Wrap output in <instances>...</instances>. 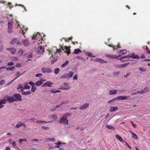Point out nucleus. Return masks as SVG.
<instances>
[{"label": "nucleus", "instance_id": "aec40b11", "mask_svg": "<svg viewBox=\"0 0 150 150\" xmlns=\"http://www.w3.org/2000/svg\"><path fill=\"white\" fill-rule=\"evenodd\" d=\"M117 92L116 90L114 89L111 90L109 91V94L110 95H112L115 94Z\"/></svg>", "mask_w": 150, "mask_h": 150}, {"label": "nucleus", "instance_id": "a18cd8bd", "mask_svg": "<svg viewBox=\"0 0 150 150\" xmlns=\"http://www.w3.org/2000/svg\"><path fill=\"white\" fill-rule=\"evenodd\" d=\"M80 52V50L79 49H75L74 50V53L75 54H77L79 52Z\"/></svg>", "mask_w": 150, "mask_h": 150}, {"label": "nucleus", "instance_id": "603ef678", "mask_svg": "<svg viewBox=\"0 0 150 150\" xmlns=\"http://www.w3.org/2000/svg\"><path fill=\"white\" fill-rule=\"evenodd\" d=\"M42 74H37L35 75L36 77H40L42 76Z\"/></svg>", "mask_w": 150, "mask_h": 150}, {"label": "nucleus", "instance_id": "423d86ee", "mask_svg": "<svg viewBox=\"0 0 150 150\" xmlns=\"http://www.w3.org/2000/svg\"><path fill=\"white\" fill-rule=\"evenodd\" d=\"M129 64V63H125L122 64H119L115 65V68H122L125 67Z\"/></svg>", "mask_w": 150, "mask_h": 150}, {"label": "nucleus", "instance_id": "cd10ccee", "mask_svg": "<svg viewBox=\"0 0 150 150\" xmlns=\"http://www.w3.org/2000/svg\"><path fill=\"white\" fill-rule=\"evenodd\" d=\"M23 43L24 46H28L29 45L28 41L27 40L23 41Z\"/></svg>", "mask_w": 150, "mask_h": 150}, {"label": "nucleus", "instance_id": "bb28decb", "mask_svg": "<svg viewBox=\"0 0 150 150\" xmlns=\"http://www.w3.org/2000/svg\"><path fill=\"white\" fill-rule=\"evenodd\" d=\"M106 127L107 128L110 129L112 130H114L115 129V128L114 127L109 125H106Z\"/></svg>", "mask_w": 150, "mask_h": 150}, {"label": "nucleus", "instance_id": "a19ab883", "mask_svg": "<svg viewBox=\"0 0 150 150\" xmlns=\"http://www.w3.org/2000/svg\"><path fill=\"white\" fill-rule=\"evenodd\" d=\"M36 90V88L35 86H32L31 89V91L33 92H35Z\"/></svg>", "mask_w": 150, "mask_h": 150}, {"label": "nucleus", "instance_id": "37998d69", "mask_svg": "<svg viewBox=\"0 0 150 150\" xmlns=\"http://www.w3.org/2000/svg\"><path fill=\"white\" fill-rule=\"evenodd\" d=\"M27 84H28L27 83H25V86L24 87V89H30V86H26V85H27Z\"/></svg>", "mask_w": 150, "mask_h": 150}, {"label": "nucleus", "instance_id": "393cba45", "mask_svg": "<svg viewBox=\"0 0 150 150\" xmlns=\"http://www.w3.org/2000/svg\"><path fill=\"white\" fill-rule=\"evenodd\" d=\"M22 122L19 121L17 124L15 126V127L17 128L20 127L22 126Z\"/></svg>", "mask_w": 150, "mask_h": 150}, {"label": "nucleus", "instance_id": "b1692460", "mask_svg": "<svg viewBox=\"0 0 150 150\" xmlns=\"http://www.w3.org/2000/svg\"><path fill=\"white\" fill-rule=\"evenodd\" d=\"M23 87L20 85L19 87L17 88V89L18 90V91L20 92H21L23 91Z\"/></svg>", "mask_w": 150, "mask_h": 150}, {"label": "nucleus", "instance_id": "4be33fe9", "mask_svg": "<svg viewBox=\"0 0 150 150\" xmlns=\"http://www.w3.org/2000/svg\"><path fill=\"white\" fill-rule=\"evenodd\" d=\"M8 50H9L10 52L12 54L15 53L16 50L14 48H11L7 49Z\"/></svg>", "mask_w": 150, "mask_h": 150}, {"label": "nucleus", "instance_id": "dca6fc26", "mask_svg": "<svg viewBox=\"0 0 150 150\" xmlns=\"http://www.w3.org/2000/svg\"><path fill=\"white\" fill-rule=\"evenodd\" d=\"M44 48L41 47H39L38 51V53L39 54H43L44 51Z\"/></svg>", "mask_w": 150, "mask_h": 150}, {"label": "nucleus", "instance_id": "de8ad7c7", "mask_svg": "<svg viewBox=\"0 0 150 150\" xmlns=\"http://www.w3.org/2000/svg\"><path fill=\"white\" fill-rule=\"evenodd\" d=\"M78 79V76L77 74H75L74 76L73 77V80H77Z\"/></svg>", "mask_w": 150, "mask_h": 150}, {"label": "nucleus", "instance_id": "473e14b6", "mask_svg": "<svg viewBox=\"0 0 150 150\" xmlns=\"http://www.w3.org/2000/svg\"><path fill=\"white\" fill-rule=\"evenodd\" d=\"M31 93V92L30 91H29L27 92H23L22 93V94L24 95H28L30 94Z\"/></svg>", "mask_w": 150, "mask_h": 150}, {"label": "nucleus", "instance_id": "c756f323", "mask_svg": "<svg viewBox=\"0 0 150 150\" xmlns=\"http://www.w3.org/2000/svg\"><path fill=\"white\" fill-rule=\"evenodd\" d=\"M4 100V101H9L10 97L8 96H6L3 97Z\"/></svg>", "mask_w": 150, "mask_h": 150}, {"label": "nucleus", "instance_id": "69168bd1", "mask_svg": "<svg viewBox=\"0 0 150 150\" xmlns=\"http://www.w3.org/2000/svg\"><path fill=\"white\" fill-rule=\"evenodd\" d=\"M66 66V62L61 65L62 67H64Z\"/></svg>", "mask_w": 150, "mask_h": 150}, {"label": "nucleus", "instance_id": "8fccbe9b", "mask_svg": "<svg viewBox=\"0 0 150 150\" xmlns=\"http://www.w3.org/2000/svg\"><path fill=\"white\" fill-rule=\"evenodd\" d=\"M66 54H69L70 53V52L69 50L68 47L67 46L66 47Z\"/></svg>", "mask_w": 150, "mask_h": 150}, {"label": "nucleus", "instance_id": "f704fd0d", "mask_svg": "<svg viewBox=\"0 0 150 150\" xmlns=\"http://www.w3.org/2000/svg\"><path fill=\"white\" fill-rule=\"evenodd\" d=\"M20 144H22V142H26L27 141V140L26 139H19L18 140Z\"/></svg>", "mask_w": 150, "mask_h": 150}, {"label": "nucleus", "instance_id": "412c9836", "mask_svg": "<svg viewBox=\"0 0 150 150\" xmlns=\"http://www.w3.org/2000/svg\"><path fill=\"white\" fill-rule=\"evenodd\" d=\"M148 91V89L147 88H146L142 89L140 91H139L137 92V93H146Z\"/></svg>", "mask_w": 150, "mask_h": 150}, {"label": "nucleus", "instance_id": "09e8293b", "mask_svg": "<svg viewBox=\"0 0 150 150\" xmlns=\"http://www.w3.org/2000/svg\"><path fill=\"white\" fill-rule=\"evenodd\" d=\"M8 5L10 9H11V8H12L13 7V6H12L11 3L10 2H8Z\"/></svg>", "mask_w": 150, "mask_h": 150}, {"label": "nucleus", "instance_id": "e2e57ef3", "mask_svg": "<svg viewBox=\"0 0 150 150\" xmlns=\"http://www.w3.org/2000/svg\"><path fill=\"white\" fill-rule=\"evenodd\" d=\"M126 145V146L129 147L130 149H131L132 148L126 142H125Z\"/></svg>", "mask_w": 150, "mask_h": 150}, {"label": "nucleus", "instance_id": "0e129e2a", "mask_svg": "<svg viewBox=\"0 0 150 150\" xmlns=\"http://www.w3.org/2000/svg\"><path fill=\"white\" fill-rule=\"evenodd\" d=\"M70 87V86L69 84H66V90L69 89Z\"/></svg>", "mask_w": 150, "mask_h": 150}, {"label": "nucleus", "instance_id": "864d4df0", "mask_svg": "<svg viewBox=\"0 0 150 150\" xmlns=\"http://www.w3.org/2000/svg\"><path fill=\"white\" fill-rule=\"evenodd\" d=\"M41 128L42 129L45 130H47L49 129V127L44 126L42 127Z\"/></svg>", "mask_w": 150, "mask_h": 150}, {"label": "nucleus", "instance_id": "2eb2a0df", "mask_svg": "<svg viewBox=\"0 0 150 150\" xmlns=\"http://www.w3.org/2000/svg\"><path fill=\"white\" fill-rule=\"evenodd\" d=\"M118 109V107L117 106H112L110 108V112H115Z\"/></svg>", "mask_w": 150, "mask_h": 150}, {"label": "nucleus", "instance_id": "79ce46f5", "mask_svg": "<svg viewBox=\"0 0 150 150\" xmlns=\"http://www.w3.org/2000/svg\"><path fill=\"white\" fill-rule=\"evenodd\" d=\"M6 103L4 99L0 100V106L2 105V104H5Z\"/></svg>", "mask_w": 150, "mask_h": 150}, {"label": "nucleus", "instance_id": "c85d7f7f", "mask_svg": "<svg viewBox=\"0 0 150 150\" xmlns=\"http://www.w3.org/2000/svg\"><path fill=\"white\" fill-rule=\"evenodd\" d=\"M42 81H38L35 83V85L37 86H39L42 84Z\"/></svg>", "mask_w": 150, "mask_h": 150}, {"label": "nucleus", "instance_id": "e433bc0d", "mask_svg": "<svg viewBox=\"0 0 150 150\" xmlns=\"http://www.w3.org/2000/svg\"><path fill=\"white\" fill-rule=\"evenodd\" d=\"M15 68V67H7L6 68V69L7 71L9 70H13Z\"/></svg>", "mask_w": 150, "mask_h": 150}, {"label": "nucleus", "instance_id": "774afa93", "mask_svg": "<svg viewBox=\"0 0 150 150\" xmlns=\"http://www.w3.org/2000/svg\"><path fill=\"white\" fill-rule=\"evenodd\" d=\"M65 78H66V75L65 74L63 75L60 78V79H63Z\"/></svg>", "mask_w": 150, "mask_h": 150}, {"label": "nucleus", "instance_id": "f03ea898", "mask_svg": "<svg viewBox=\"0 0 150 150\" xmlns=\"http://www.w3.org/2000/svg\"><path fill=\"white\" fill-rule=\"evenodd\" d=\"M130 57H132L133 59H138L139 58V57L138 55H134L133 54L131 56L123 57L121 58H120L119 59V60L120 61H122V62H124L129 60V59Z\"/></svg>", "mask_w": 150, "mask_h": 150}, {"label": "nucleus", "instance_id": "9b49d317", "mask_svg": "<svg viewBox=\"0 0 150 150\" xmlns=\"http://www.w3.org/2000/svg\"><path fill=\"white\" fill-rule=\"evenodd\" d=\"M53 84V83L50 81H47L45 83H43V85L42 86V87H45L46 86H48L49 87H51V85Z\"/></svg>", "mask_w": 150, "mask_h": 150}, {"label": "nucleus", "instance_id": "5fc2aeb1", "mask_svg": "<svg viewBox=\"0 0 150 150\" xmlns=\"http://www.w3.org/2000/svg\"><path fill=\"white\" fill-rule=\"evenodd\" d=\"M29 84L31 85V86H34L35 85V84L33 82L31 81H30L29 82Z\"/></svg>", "mask_w": 150, "mask_h": 150}, {"label": "nucleus", "instance_id": "2f4dec72", "mask_svg": "<svg viewBox=\"0 0 150 150\" xmlns=\"http://www.w3.org/2000/svg\"><path fill=\"white\" fill-rule=\"evenodd\" d=\"M55 140V139L54 138H47L46 139V140L48 142L49 141H52L54 142Z\"/></svg>", "mask_w": 150, "mask_h": 150}, {"label": "nucleus", "instance_id": "58836bf2", "mask_svg": "<svg viewBox=\"0 0 150 150\" xmlns=\"http://www.w3.org/2000/svg\"><path fill=\"white\" fill-rule=\"evenodd\" d=\"M36 123H38L39 124H42L43 122H47L46 121H35Z\"/></svg>", "mask_w": 150, "mask_h": 150}, {"label": "nucleus", "instance_id": "bf43d9fd", "mask_svg": "<svg viewBox=\"0 0 150 150\" xmlns=\"http://www.w3.org/2000/svg\"><path fill=\"white\" fill-rule=\"evenodd\" d=\"M19 6H21L23 8L25 11H27V10L26 9V8L24 6V5L20 4Z\"/></svg>", "mask_w": 150, "mask_h": 150}, {"label": "nucleus", "instance_id": "6e6d98bb", "mask_svg": "<svg viewBox=\"0 0 150 150\" xmlns=\"http://www.w3.org/2000/svg\"><path fill=\"white\" fill-rule=\"evenodd\" d=\"M19 76H18L16 77L13 80H12L11 81L9 82V83L10 84L11 83H12L16 79L18 78Z\"/></svg>", "mask_w": 150, "mask_h": 150}, {"label": "nucleus", "instance_id": "4c0bfd02", "mask_svg": "<svg viewBox=\"0 0 150 150\" xmlns=\"http://www.w3.org/2000/svg\"><path fill=\"white\" fill-rule=\"evenodd\" d=\"M51 116L53 118V120H56L57 119V116L55 114L52 115Z\"/></svg>", "mask_w": 150, "mask_h": 150}, {"label": "nucleus", "instance_id": "7c9ffc66", "mask_svg": "<svg viewBox=\"0 0 150 150\" xmlns=\"http://www.w3.org/2000/svg\"><path fill=\"white\" fill-rule=\"evenodd\" d=\"M109 46L110 47H113V50H116L118 48H120L119 45H116V46H113L111 45H109Z\"/></svg>", "mask_w": 150, "mask_h": 150}, {"label": "nucleus", "instance_id": "c03bdc74", "mask_svg": "<svg viewBox=\"0 0 150 150\" xmlns=\"http://www.w3.org/2000/svg\"><path fill=\"white\" fill-rule=\"evenodd\" d=\"M18 54L20 55H22L23 53V51L22 49L20 50L18 52Z\"/></svg>", "mask_w": 150, "mask_h": 150}, {"label": "nucleus", "instance_id": "3c124183", "mask_svg": "<svg viewBox=\"0 0 150 150\" xmlns=\"http://www.w3.org/2000/svg\"><path fill=\"white\" fill-rule=\"evenodd\" d=\"M5 80L4 79H2L0 81V84L2 85L5 83Z\"/></svg>", "mask_w": 150, "mask_h": 150}, {"label": "nucleus", "instance_id": "338daca9", "mask_svg": "<svg viewBox=\"0 0 150 150\" xmlns=\"http://www.w3.org/2000/svg\"><path fill=\"white\" fill-rule=\"evenodd\" d=\"M57 145H59L60 144H62V143L60 142H58L57 143H55Z\"/></svg>", "mask_w": 150, "mask_h": 150}, {"label": "nucleus", "instance_id": "a878e982", "mask_svg": "<svg viewBox=\"0 0 150 150\" xmlns=\"http://www.w3.org/2000/svg\"><path fill=\"white\" fill-rule=\"evenodd\" d=\"M86 54L87 55L91 57H96V56L95 55H93V53H90V52H87L86 53Z\"/></svg>", "mask_w": 150, "mask_h": 150}, {"label": "nucleus", "instance_id": "0eeeda50", "mask_svg": "<svg viewBox=\"0 0 150 150\" xmlns=\"http://www.w3.org/2000/svg\"><path fill=\"white\" fill-rule=\"evenodd\" d=\"M42 71L43 73H50L52 71V69L50 68H47L43 67L42 68Z\"/></svg>", "mask_w": 150, "mask_h": 150}, {"label": "nucleus", "instance_id": "7ed1b4c3", "mask_svg": "<svg viewBox=\"0 0 150 150\" xmlns=\"http://www.w3.org/2000/svg\"><path fill=\"white\" fill-rule=\"evenodd\" d=\"M127 51L126 50H123L118 52L119 53H120L118 56H116L115 55H108L107 57L112 59H117L118 57H121L122 55H123L127 53Z\"/></svg>", "mask_w": 150, "mask_h": 150}, {"label": "nucleus", "instance_id": "72a5a7b5", "mask_svg": "<svg viewBox=\"0 0 150 150\" xmlns=\"http://www.w3.org/2000/svg\"><path fill=\"white\" fill-rule=\"evenodd\" d=\"M139 70L141 71L145 72L146 71V69L144 67H140L139 69Z\"/></svg>", "mask_w": 150, "mask_h": 150}, {"label": "nucleus", "instance_id": "f3484780", "mask_svg": "<svg viewBox=\"0 0 150 150\" xmlns=\"http://www.w3.org/2000/svg\"><path fill=\"white\" fill-rule=\"evenodd\" d=\"M127 96H120L117 97L118 100H124L127 99Z\"/></svg>", "mask_w": 150, "mask_h": 150}, {"label": "nucleus", "instance_id": "4d7b16f0", "mask_svg": "<svg viewBox=\"0 0 150 150\" xmlns=\"http://www.w3.org/2000/svg\"><path fill=\"white\" fill-rule=\"evenodd\" d=\"M120 74V72L119 71L118 72H116L114 73V76L117 75H119Z\"/></svg>", "mask_w": 150, "mask_h": 150}, {"label": "nucleus", "instance_id": "1a4fd4ad", "mask_svg": "<svg viewBox=\"0 0 150 150\" xmlns=\"http://www.w3.org/2000/svg\"><path fill=\"white\" fill-rule=\"evenodd\" d=\"M74 74V73L72 71H70L68 72L66 75V78L69 79L71 78Z\"/></svg>", "mask_w": 150, "mask_h": 150}, {"label": "nucleus", "instance_id": "680f3d73", "mask_svg": "<svg viewBox=\"0 0 150 150\" xmlns=\"http://www.w3.org/2000/svg\"><path fill=\"white\" fill-rule=\"evenodd\" d=\"M130 74V73L129 72H127L126 73V75L124 76V77H125V78H127V76H129V75Z\"/></svg>", "mask_w": 150, "mask_h": 150}, {"label": "nucleus", "instance_id": "9d476101", "mask_svg": "<svg viewBox=\"0 0 150 150\" xmlns=\"http://www.w3.org/2000/svg\"><path fill=\"white\" fill-rule=\"evenodd\" d=\"M89 106V104L88 103H86L83 104V105H81L79 109L81 110H83L86 109Z\"/></svg>", "mask_w": 150, "mask_h": 150}, {"label": "nucleus", "instance_id": "f8f14e48", "mask_svg": "<svg viewBox=\"0 0 150 150\" xmlns=\"http://www.w3.org/2000/svg\"><path fill=\"white\" fill-rule=\"evenodd\" d=\"M12 23L11 22H9L8 24V31L9 33H11L13 31L12 27Z\"/></svg>", "mask_w": 150, "mask_h": 150}, {"label": "nucleus", "instance_id": "5701e85b", "mask_svg": "<svg viewBox=\"0 0 150 150\" xmlns=\"http://www.w3.org/2000/svg\"><path fill=\"white\" fill-rule=\"evenodd\" d=\"M66 122V117H62L60 120L59 122L60 123H64Z\"/></svg>", "mask_w": 150, "mask_h": 150}, {"label": "nucleus", "instance_id": "c9c22d12", "mask_svg": "<svg viewBox=\"0 0 150 150\" xmlns=\"http://www.w3.org/2000/svg\"><path fill=\"white\" fill-rule=\"evenodd\" d=\"M59 71V69L58 68H56L55 69L54 71V73L55 74H57Z\"/></svg>", "mask_w": 150, "mask_h": 150}, {"label": "nucleus", "instance_id": "a211bd4d", "mask_svg": "<svg viewBox=\"0 0 150 150\" xmlns=\"http://www.w3.org/2000/svg\"><path fill=\"white\" fill-rule=\"evenodd\" d=\"M115 137L117 139L120 141L121 142L124 143L125 142L124 140L122 138L118 135H116L115 136Z\"/></svg>", "mask_w": 150, "mask_h": 150}, {"label": "nucleus", "instance_id": "ea45409f", "mask_svg": "<svg viewBox=\"0 0 150 150\" xmlns=\"http://www.w3.org/2000/svg\"><path fill=\"white\" fill-rule=\"evenodd\" d=\"M8 101L10 103H12L14 101H15V98H11V97H10V98Z\"/></svg>", "mask_w": 150, "mask_h": 150}, {"label": "nucleus", "instance_id": "20e7f679", "mask_svg": "<svg viewBox=\"0 0 150 150\" xmlns=\"http://www.w3.org/2000/svg\"><path fill=\"white\" fill-rule=\"evenodd\" d=\"M18 27H20V28L21 29V30H19V32H22V33H23L24 35L25 34V33H24V31L26 32L28 29V28L26 27H25V26L22 25H20L19 24H18Z\"/></svg>", "mask_w": 150, "mask_h": 150}, {"label": "nucleus", "instance_id": "ddd939ff", "mask_svg": "<svg viewBox=\"0 0 150 150\" xmlns=\"http://www.w3.org/2000/svg\"><path fill=\"white\" fill-rule=\"evenodd\" d=\"M129 132L132 134V137L133 139H138L137 136L135 133L130 130H129Z\"/></svg>", "mask_w": 150, "mask_h": 150}, {"label": "nucleus", "instance_id": "4468645a", "mask_svg": "<svg viewBox=\"0 0 150 150\" xmlns=\"http://www.w3.org/2000/svg\"><path fill=\"white\" fill-rule=\"evenodd\" d=\"M11 141H12V142L11 143L12 144L13 147L14 148L18 150L19 148L16 146L15 142L14 141H12V140L11 139L9 140V142L10 143H11Z\"/></svg>", "mask_w": 150, "mask_h": 150}, {"label": "nucleus", "instance_id": "052dcab7", "mask_svg": "<svg viewBox=\"0 0 150 150\" xmlns=\"http://www.w3.org/2000/svg\"><path fill=\"white\" fill-rule=\"evenodd\" d=\"M14 64L13 63V62H10L8 63V65L9 66H12Z\"/></svg>", "mask_w": 150, "mask_h": 150}, {"label": "nucleus", "instance_id": "49530a36", "mask_svg": "<svg viewBox=\"0 0 150 150\" xmlns=\"http://www.w3.org/2000/svg\"><path fill=\"white\" fill-rule=\"evenodd\" d=\"M38 35V34H36V35H34L32 37V40H35V39H36L37 38H36V37H37V36Z\"/></svg>", "mask_w": 150, "mask_h": 150}, {"label": "nucleus", "instance_id": "6e6552de", "mask_svg": "<svg viewBox=\"0 0 150 150\" xmlns=\"http://www.w3.org/2000/svg\"><path fill=\"white\" fill-rule=\"evenodd\" d=\"M16 43L18 45H22V43L18 42V41L17 39H13L11 42V44L12 45H14Z\"/></svg>", "mask_w": 150, "mask_h": 150}, {"label": "nucleus", "instance_id": "f257e3e1", "mask_svg": "<svg viewBox=\"0 0 150 150\" xmlns=\"http://www.w3.org/2000/svg\"><path fill=\"white\" fill-rule=\"evenodd\" d=\"M56 52H54V54H52V57L54 58L53 60L51 61L52 64L54 63L57 60V57L60 55V53L61 52V49H56Z\"/></svg>", "mask_w": 150, "mask_h": 150}, {"label": "nucleus", "instance_id": "6ab92c4d", "mask_svg": "<svg viewBox=\"0 0 150 150\" xmlns=\"http://www.w3.org/2000/svg\"><path fill=\"white\" fill-rule=\"evenodd\" d=\"M94 60L95 61L99 62L101 63H104L106 62L105 61H104L103 59L100 58H97L94 59Z\"/></svg>", "mask_w": 150, "mask_h": 150}, {"label": "nucleus", "instance_id": "13d9d810", "mask_svg": "<svg viewBox=\"0 0 150 150\" xmlns=\"http://www.w3.org/2000/svg\"><path fill=\"white\" fill-rule=\"evenodd\" d=\"M36 120L35 118H31L29 120L30 121H35Z\"/></svg>", "mask_w": 150, "mask_h": 150}, {"label": "nucleus", "instance_id": "39448f33", "mask_svg": "<svg viewBox=\"0 0 150 150\" xmlns=\"http://www.w3.org/2000/svg\"><path fill=\"white\" fill-rule=\"evenodd\" d=\"M14 97L15 98V101H20L22 100L21 96L20 94H15L14 95Z\"/></svg>", "mask_w": 150, "mask_h": 150}]
</instances>
